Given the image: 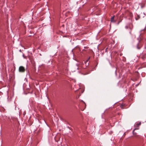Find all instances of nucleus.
Masks as SVG:
<instances>
[{
    "instance_id": "obj_1",
    "label": "nucleus",
    "mask_w": 146,
    "mask_h": 146,
    "mask_svg": "<svg viewBox=\"0 0 146 146\" xmlns=\"http://www.w3.org/2000/svg\"><path fill=\"white\" fill-rule=\"evenodd\" d=\"M19 70L20 72H24L25 71V69L23 66H21L19 67Z\"/></svg>"
},
{
    "instance_id": "obj_2",
    "label": "nucleus",
    "mask_w": 146,
    "mask_h": 146,
    "mask_svg": "<svg viewBox=\"0 0 146 146\" xmlns=\"http://www.w3.org/2000/svg\"><path fill=\"white\" fill-rule=\"evenodd\" d=\"M114 17H115V16H113V17H111V22H115L116 21L114 20Z\"/></svg>"
},
{
    "instance_id": "obj_3",
    "label": "nucleus",
    "mask_w": 146,
    "mask_h": 146,
    "mask_svg": "<svg viewBox=\"0 0 146 146\" xmlns=\"http://www.w3.org/2000/svg\"><path fill=\"white\" fill-rule=\"evenodd\" d=\"M140 18V16L139 15H138L137 16V17L136 18V20H137L139 19Z\"/></svg>"
},
{
    "instance_id": "obj_4",
    "label": "nucleus",
    "mask_w": 146,
    "mask_h": 146,
    "mask_svg": "<svg viewBox=\"0 0 146 146\" xmlns=\"http://www.w3.org/2000/svg\"><path fill=\"white\" fill-rule=\"evenodd\" d=\"M139 44H138L137 45V48L138 49H139L140 48L141 46L139 47Z\"/></svg>"
},
{
    "instance_id": "obj_5",
    "label": "nucleus",
    "mask_w": 146,
    "mask_h": 146,
    "mask_svg": "<svg viewBox=\"0 0 146 146\" xmlns=\"http://www.w3.org/2000/svg\"><path fill=\"white\" fill-rule=\"evenodd\" d=\"M90 57H89V58H88V59L86 61V62H88V60L90 59Z\"/></svg>"
},
{
    "instance_id": "obj_6",
    "label": "nucleus",
    "mask_w": 146,
    "mask_h": 146,
    "mask_svg": "<svg viewBox=\"0 0 146 146\" xmlns=\"http://www.w3.org/2000/svg\"><path fill=\"white\" fill-rule=\"evenodd\" d=\"M122 106H122V105H121V106H121V107L122 108H123V107H122Z\"/></svg>"
},
{
    "instance_id": "obj_7",
    "label": "nucleus",
    "mask_w": 146,
    "mask_h": 146,
    "mask_svg": "<svg viewBox=\"0 0 146 146\" xmlns=\"http://www.w3.org/2000/svg\"><path fill=\"white\" fill-rule=\"evenodd\" d=\"M141 124V123H139V124H138V125H140Z\"/></svg>"
},
{
    "instance_id": "obj_8",
    "label": "nucleus",
    "mask_w": 146,
    "mask_h": 146,
    "mask_svg": "<svg viewBox=\"0 0 146 146\" xmlns=\"http://www.w3.org/2000/svg\"><path fill=\"white\" fill-rule=\"evenodd\" d=\"M121 21H119L118 22V24H119V23Z\"/></svg>"
},
{
    "instance_id": "obj_9",
    "label": "nucleus",
    "mask_w": 146,
    "mask_h": 146,
    "mask_svg": "<svg viewBox=\"0 0 146 146\" xmlns=\"http://www.w3.org/2000/svg\"><path fill=\"white\" fill-rule=\"evenodd\" d=\"M126 28H127V26L126 27Z\"/></svg>"
}]
</instances>
